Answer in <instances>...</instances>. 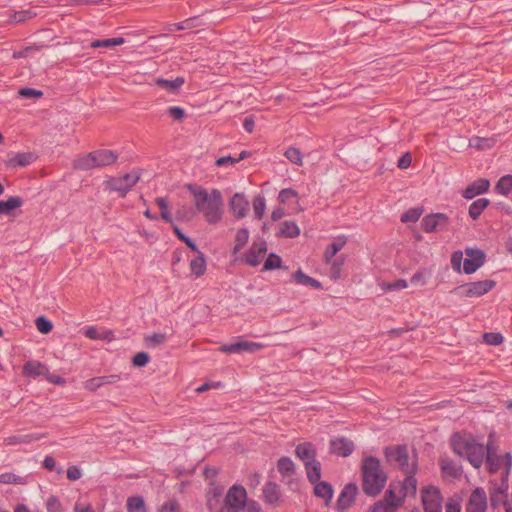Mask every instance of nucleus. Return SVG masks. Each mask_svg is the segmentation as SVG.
<instances>
[{
    "mask_svg": "<svg viewBox=\"0 0 512 512\" xmlns=\"http://www.w3.org/2000/svg\"><path fill=\"white\" fill-rule=\"evenodd\" d=\"M194 205L207 223L216 224L221 221L224 213L223 197L218 189L210 191L202 187H192Z\"/></svg>",
    "mask_w": 512,
    "mask_h": 512,
    "instance_id": "obj_1",
    "label": "nucleus"
},
{
    "mask_svg": "<svg viewBox=\"0 0 512 512\" xmlns=\"http://www.w3.org/2000/svg\"><path fill=\"white\" fill-rule=\"evenodd\" d=\"M450 446L456 455L466 458L475 468H480L485 460L487 448L471 433H454L450 438Z\"/></svg>",
    "mask_w": 512,
    "mask_h": 512,
    "instance_id": "obj_2",
    "label": "nucleus"
},
{
    "mask_svg": "<svg viewBox=\"0 0 512 512\" xmlns=\"http://www.w3.org/2000/svg\"><path fill=\"white\" fill-rule=\"evenodd\" d=\"M361 471L365 494L378 495L387 482V475L383 471L380 461L372 456L365 457L362 461Z\"/></svg>",
    "mask_w": 512,
    "mask_h": 512,
    "instance_id": "obj_3",
    "label": "nucleus"
},
{
    "mask_svg": "<svg viewBox=\"0 0 512 512\" xmlns=\"http://www.w3.org/2000/svg\"><path fill=\"white\" fill-rule=\"evenodd\" d=\"M118 156L112 150H96L74 161V167L79 170H90L112 165Z\"/></svg>",
    "mask_w": 512,
    "mask_h": 512,
    "instance_id": "obj_4",
    "label": "nucleus"
},
{
    "mask_svg": "<svg viewBox=\"0 0 512 512\" xmlns=\"http://www.w3.org/2000/svg\"><path fill=\"white\" fill-rule=\"evenodd\" d=\"M387 462L397 466L405 474H415L417 467L414 461L410 462L406 446H390L385 449Z\"/></svg>",
    "mask_w": 512,
    "mask_h": 512,
    "instance_id": "obj_5",
    "label": "nucleus"
},
{
    "mask_svg": "<svg viewBox=\"0 0 512 512\" xmlns=\"http://www.w3.org/2000/svg\"><path fill=\"white\" fill-rule=\"evenodd\" d=\"M139 175L137 172L127 173L122 177L110 178L104 182L105 188L110 192H118L124 197L127 192L138 182Z\"/></svg>",
    "mask_w": 512,
    "mask_h": 512,
    "instance_id": "obj_6",
    "label": "nucleus"
},
{
    "mask_svg": "<svg viewBox=\"0 0 512 512\" xmlns=\"http://www.w3.org/2000/svg\"><path fill=\"white\" fill-rule=\"evenodd\" d=\"M402 506L400 497H396V484L391 482L383 499L377 501L370 510L372 512H397Z\"/></svg>",
    "mask_w": 512,
    "mask_h": 512,
    "instance_id": "obj_7",
    "label": "nucleus"
},
{
    "mask_svg": "<svg viewBox=\"0 0 512 512\" xmlns=\"http://www.w3.org/2000/svg\"><path fill=\"white\" fill-rule=\"evenodd\" d=\"M261 498L266 505L274 508L282 506L285 502L281 486L274 481H267L264 484Z\"/></svg>",
    "mask_w": 512,
    "mask_h": 512,
    "instance_id": "obj_8",
    "label": "nucleus"
},
{
    "mask_svg": "<svg viewBox=\"0 0 512 512\" xmlns=\"http://www.w3.org/2000/svg\"><path fill=\"white\" fill-rule=\"evenodd\" d=\"M485 459L491 473L503 470V476H508L512 467V456L510 453H505L504 455H493L487 448Z\"/></svg>",
    "mask_w": 512,
    "mask_h": 512,
    "instance_id": "obj_9",
    "label": "nucleus"
},
{
    "mask_svg": "<svg viewBox=\"0 0 512 512\" xmlns=\"http://www.w3.org/2000/svg\"><path fill=\"white\" fill-rule=\"evenodd\" d=\"M494 286V281L486 279L461 285L457 292L461 296L476 298L488 293Z\"/></svg>",
    "mask_w": 512,
    "mask_h": 512,
    "instance_id": "obj_10",
    "label": "nucleus"
},
{
    "mask_svg": "<svg viewBox=\"0 0 512 512\" xmlns=\"http://www.w3.org/2000/svg\"><path fill=\"white\" fill-rule=\"evenodd\" d=\"M422 503L425 512H442V497L439 489L434 486L424 488Z\"/></svg>",
    "mask_w": 512,
    "mask_h": 512,
    "instance_id": "obj_11",
    "label": "nucleus"
},
{
    "mask_svg": "<svg viewBox=\"0 0 512 512\" xmlns=\"http://www.w3.org/2000/svg\"><path fill=\"white\" fill-rule=\"evenodd\" d=\"M247 500L246 489L241 485H233L229 488L226 497V507L238 510V512L244 509Z\"/></svg>",
    "mask_w": 512,
    "mask_h": 512,
    "instance_id": "obj_12",
    "label": "nucleus"
},
{
    "mask_svg": "<svg viewBox=\"0 0 512 512\" xmlns=\"http://www.w3.org/2000/svg\"><path fill=\"white\" fill-rule=\"evenodd\" d=\"M267 245L265 241H255L245 254V263L256 267L260 265L266 255Z\"/></svg>",
    "mask_w": 512,
    "mask_h": 512,
    "instance_id": "obj_13",
    "label": "nucleus"
},
{
    "mask_svg": "<svg viewBox=\"0 0 512 512\" xmlns=\"http://www.w3.org/2000/svg\"><path fill=\"white\" fill-rule=\"evenodd\" d=\"M354 449L353 441L346 437H336L330 440L329 451L336 456L348 457L353 453Z\"/></svg>",
    "mask_w": 512,
    "mask_h": 512,
    "instance_id": "obj_14",
    "label": "nucleus"
},
{
    "mask_svg": "<svg viewBox=\"0 0 512 512\" xmlns=\"http://www.w3.org/2000/svg\"><path fill=\"white\" fill-rule=\"evenodd\" d=\"M465 255L466 258L464 259L463 262V269L464 272L467 274L474 273L484 263L485 254L481 250L466 249Z\"/></svg>",
    "mask_w": 512,
    "mask_h": 512,
    "instance_id": "obj_15",
    "label": "nucleus"
},
{
    "mask_svg": "<svg viewBox=\"0 0 512 512\" xmlns=\"http://www.w3.org/2000/svg\"><path fill=\"white\" fill-rule=\"evenodd\" d=\"M487 509L486 493L481 488H476L470 495L466 506L467 512H485Z\"/></svg>",
    "mask_w": 512,
    "mask_h": 512,
    "instance_id": "obj_16",
    "label": "nucleus"
},
{
    "mask_svg": "<svg viewBox=\"0 0 512 512\" xmlns=\"http://www.w3.org/2000/svg\"><path fill=\"white\" fill-rule=\"evenodd\" d=\"M407 476L402 483H396V497H400V502L403 504L404 499L407 496L415 495L417 490V480L414 478V474H406Z\"/></svg>",
    "mask_w": 512,
    "mask_h": 512,
    "instance_id": "obj_17",
    "label": "nucleus"
},
{
    "mask_svg": "<svg viewBox=\"0 0 512 512\" xmlns=\"http://www.w3.org/2000/svg\"><path fill=\"white\" fill-rule=\"evenodd\" d=\"M448 222V218L445 214L436 213L430 214L423 218L422 228L425 232H433L443 229Z\"/></svg>",
    "mask_w": 512,
    "mask_h": 512,
    "instance_id": "obj_18",
    "label": "nucleus"
},
{
    "mask_svg": "<svg viewBox=\"0 0 512 512\" xmlns=\"http://www.w3.org/2000/svg\"><path fill=\"white\" fill-rule=\"evenodd\" d=\"M230 209L237 218H244L249 211V201L242 193H235L229 202Z\"/></svg>",
    "mask_w": 512,
    "mask_h": 512,
    "instance_id": "obj_19",
    "label": "nucleus"
},
{
    "mask_svg": "<svg viewBox=\"0 0 512 512\" xmlns=\"http://www.w3.org/2000/svg\"><path fill=\"white\" fill-rule=\"evenodd\" d=\"M263 344L252 341H239L230 345H223L220 350L225 353H239L242 351L255 352L261 350Z\"/></svg>",
    "mask_w": 512,
    "mask_h": 512,
    "instance_id": "obj_20",
    "label": "nucleus"
},
{
    "mask_svg": "<svg viewBox=\"0 0 512 512\" xmlns=\"http://www.w3.org/2000/svg\"><path fill=\"white\" fill-rule=\"evenodd\" d=\"M357 492H358V488L355 484H352V483L347 484L343 488V490L337 500V508L341 511L348 509L353 504L355 497L357 495Z\"/></svg>",
    "mask_w": 512,
    "mask_h": 512,
    "instance_id": "obj_21",
    "label": "nucleus"
},
{
    "mask_svg": "<svg viewBox=\"0 0 512 512\" xmlns=\"http://www.w3.org/2000/svg\"><path fill=\"white\" fill-rule=\"evenodd\" d=\"M490 187V182L487 179L480 178L470 185L463 191V197L466 199H472L477 195L485 193Z\"/></svg>",
    "mask_w": 512,
    "mask_h": 512,
    "instance_id": "obj_22",
    "label": "nucleus"
},
{
    "mask_svg": "<svg viewBox=\"0 0 512 512\" xmlns=\"http://www.w3.org/2000/svg\"><path fill=\"white\" fill-rule=\"evenodd\" d=\"M119 379L120 378L117 375L94 377L87 380L84 383V387L90 392H95L97 389L104 385L116 383L117 381H119Z\"/></svg>",
    "mask_w": 512,
    "mask_h": 512,
    "instance_id": "obj_23",
    "label": "nucleus"
},
{
    "mask_svg": "<svg viewBox=\"0 0 512 512\" xmlns=\"http://www.w3.org/2000/svg\"><path fill=\"white\" fill-rule=\"evenodd\" d=\"M48 367L39 361H28L23 366V374L26 377H38L45 376L47 374Z\"/></svg>",
    "mask_w": 512,
    "mask_h": 512,
    "instance_id": "obj_24",
    "label": "nucleus"
},
{
    "mask_svg": "<svg viewBox=\"0 0 512 512\" xmlns=\"http://www.w3.org/2000/svg\"><path fill=\"white\" fill-rule=\"evenodd\" d=\"M85 335L92 340L112 341L114 339L113 331L102 327L91 326L85 330Z\"/></svg>",
    "mask_w": 512,
    "mask_h": 512,
    "instance_id": "obj_25",
    "label": "nucleus"
},
{
    "mask_svg": "<svg viewBox=\"0 0 512 512\" xmlns=\"http://www.w3.org/2000/svg\"><path fill=\"white\" fill-rule=\"evenodd\" d=\"M184 82L185 80L183 77H177L173 80L164 78L155 79V84L169 93H176L182 87Z\"/></svg>",
    "mask_w": 512,
    "mask_h": 512,
    "instance_id": "obj_26",
    "label": "nucleus"
},
{
    "mask_svg": "<svg viewBox=\"0 0 512 512\" xmlns=\"http://www.w3.org/2000/svg\"><path fill=\"white\" fill-rule=\"evenodd\" d=\"M276 467L282 479L292 477L296 471L294 462L286 456L278 459Z\"/></svg>",
    "mask_w": 512,
    "mask_h": 512,
    "instance_id": "obj_27",
    "label": "nucleus"
},
{
    "mask_svg": "<svg viewBox=\"0 0 512 512\" xmlns=\"http://www.w3.org/2000/svg\"><path fill=\"white\" fill-rule=\"evenodd\" d=\"M295 454L301 460L305 461V464H306L307 462L315 460L316 450L311 443L305 442V443L299 444L296 447Z\"/></svg>",
    "mask_w": 512,
    "mask_h": 512,
    "instance_id": "obj_28",
    "label": "nucleus"
},
{
    "mask_svg": "<svg viewBox=\"0 0 512 512\" xmlns=\"http://www.w3.org/2000/svg\"><path fill=\"white\" fill-rule=\"evenodd\" d=\"M507 489H508V484L503 482L501 487L494 489L491 492L490 502H491V506L493 508H497L499 506L504 507V502L508 501V497H507V493H506Z\"/></svg>",
    "mask_w": 512,
    "mask_h": 512,
    "instance_id": "obj_29",
    "label": "nucleus"
},
{
    "mask_svg": "<svg viewBox=\"0 0 512 512\" xmlns=\"http://www.w3.org/2000/svg\"><path fill=\"white\" fill-rule=\"evenodd\" d=\"M314 494L317 497L322 498L325 505H328L333 496V488L328 482L319 481L315 483Z\"/></svg>",
    "mask_w": 512,
    "mask_h": 512,
    "instance_id": "obj_30",
    "label": "nucleus"
},
{
    "mask_svg": "<svg viewBox=\"0 0 512 512\" xmlns=\"http://www.w3.org/2000/svg\"><path fill=\"white\" fill-rule=\"evenodd\" d=\"M439 464L442 475L445 477L456 478L461 473L460 468L453 460H450L448 458H441Z\"/></svg>",
    "mask_w": 512,
    "mask_h": 512,
    "instance_id": "obj_31",
    "label": "nucleus"
},
{
    "mask_svg": "<svg viewBox=\"0 0 512 512\" xmlns=\"http://www.w3.org/2000/svg\"><path fill=\"white\" fill-rule=\"evenodd\" d=\"M345 244L346 238L344 236L337 237L324 252V259L326 263H330L333 257L345 246Z\"/></svg>",
    "mask_w": 512,
    "mask_h": 512,
    "instance_id": "obj_32",
    "label": "nucleus"
},
{
    "mask_svg": "<svg viewBox=\"0 0 512 512\" xmlns=\"http://www.w3.org/2000/svg\"><path fill=\"white\" fill-rule=\"evenodd\" d=\"M279 235L286 238H294L300 235V228L294 221L287 220L281 223Z\"/></svg>",
    "mask_w": 512,
    "mask_h": 512,
    "instance_id": "obj_33",
    "label": "nucleus"
},
{
    "mask_svg": "<svg viewBox=\"0 0 512 512\" xmlns=\"http://www.w3.org/2000/svg\"><path fill=\"white\" fill-rule=\"evenodd\" d=\"M206 270V261L201 252L197 253V256L190 261V271L196 277H200Z\"/></svg>",
    "mask_w": 512,
    "mask_h": 512,
    "instance_id": "obj_34",
    "label": "nucleus"
},
{
    "mask_svg": "<svg viewBox=\"0 0 512 512\" xmlns=\"http://www.w3.org/2000/svg\"><path fill=\"white\" fill-rule=\"evenodd\" d=\"M34 160V156L31 153H19L13 155L9 161L8 165L15 168V167H24L32 163Z\"/></svg>",
    "mask_w": 512,
    "mask_h": 512,
    "instance_id": "obj_35",
    "label": "nucleus"
},
{
    "mask_svg": "<svg viewBox=\"0 0 512 512\" xmlns=\"http://www.w3.org/2000/svg\"><path fill=\"white\" fill-rule=\"evenodd\" d=\"M307 477L311 483L320 481L321 478V464L314 460L307 462L306 464Z\"/></svg>",
    "mask_w": 512,
    "mask_h": 512,
    "instance_id": "obj_36",
    "label": "nucleus"
},
{
    "mask_svg": "<svg viewBox=\"0 0 512 512\" xmlns=\"http://www.w3.org/2000/svg\"><path fill=\"white\" fill-rule=\"evenodd\" d=\"M23 200L18 196L8 198L6 201H0V214H8L12 210L21 207Z\"/></svg>",
    "mask_w": 512,
    "mask_h": 512,
    "instance_id": "obj_37",
    "label": "nucleus"
},
{
    "mask_svg": "<svg viewBox=\"0 0 512 512\" xmlns=\"http://www.w3.org/2000/svg\"><path fill=\"white\" fill-rule=\"evenodd\" d=\"M128 512H147L143 497L132 496L127 499Z\"/></svg>",
    "mask_w": 512,
    "mask_h": 512,
    "instance_id": "obj_38",
    "label": "nucleus"
},
{
    "mask_svg": "<svg viewBox=\"0 0 512 512\" xmlns=\"http://www.w3.org/2000/svg\"><path fill=\"white\" fill-rule=\"evenodd\" d=\"M249 231L246 228H240L237 230L235 234V245L233 248V253H238L248 242L249 240Z\"/></svg>",
    "mask_w": 512,
    "mask_h": 512,
    "instance_id": "obj_39",
    "label": "nucleus"
},
{
    "mask_svg": "<svg viewBox=\"0 0 512 512\" xmlns=\"http://www.w3.org/2000/svg\"><path fill=\"white\" fill-rule=\"evenodd\" d=\"M488 205L489 200L486 198H479L475 200L469 207V215L473 219L478 218Z\"/></svg>",
    "mask_w": 512,
    "mask_h": 512,
    "instance_id": "obj_40",
    "label": "nucleus"
},
{
    "mask_svg": "<svg viewBox=\"0 0 512 512\" xmlns=\"http://www.w3.org/2000/svg\"><path fill=\"white\" fill-rule=\"evenodd\" d=\"M495 190L502 195H508L512 190V175H505L499 179Z\"/></svg>",
    "mask_w": 512,
    "mask_h": 512,
    "instance_id": "obj_41",
    "label": "nucleus"
},
{
    "mask_svg": "<svg viewBox=\"0 0 512 512\" xmlns=\"http://www.w3.org/2000/svg\"><path fill=\"white\" fill-rule=\"evenodd\" d=\"M124 42H125V40L122 37L104 39V40H94L91 43V47L92 48H99V47L110 48V47L122 45V44H124Z\"/></svg>",
    "mask_w": 512,
    "mask_h": 512,
    "instance_id": "obj_42",
    "label": "nucleus"
},
{
    "mask_svg": "<svg viewBox=\"0 0 512 512\" xmlns=\"http://www.w3.org/2000/svg\"><path fill=\"white\" fill-rule=\"evenodd\" d=\"M39 437H34L32 435H17L10 436L4 439V443L7 446L17 445V444H26L30 443L33 440H38Z\"/></svg>",
    "mask_w": 512,
    "mask_h": 512,
    "instance_id": "obj_43",
    "label": "nucleus"
},
{
    "mask_svg": "<svg viewBox=\"0 0 512 512\" xmlns=\"http://www.w3.org/2000/svg\"><path fill=\"white\" fill-rule=\"evenodd\" d=\"M0 483L24 485L26 484V479L14 473L6 472L0 474Z\"/></svg>",
    "mask_w": 512,
    "mask_h": 512,
    "instance_id": "obj_44",
    "label": "nucleus"
},
{
    "mask_svg": "<svg viewBox=\"0 0 512 512\" xmlns=\"http://www.w3.org/2000/svg\"><path fill=\"white\" fill-rule=\"evenodd\" d=\"M495 141L490 138L474 137L470 139L469 145L477 150H484L493 147Z\"/></svg>",
    "mask_w": 512,
    "mask_h": 512,
    "instance_id": "obj_45",
    "label": "nucleus"
},
{
    "mask_svg": "<svg viewBox=\"0 0 512 512\" xmlns=\"http://www.w3.org/2000/svg\"><path fill=\"white\" fill-rule=\"evenodd\" d=\"M293 277H294V280L299 284L309 285V286H312L315 288L320 287V283L317 280L304 274L301 270H298L297 272H295Z\"/></svg>",
    "mask_w": 512,
    "mask_h": 512,
    "instance_id": "obj_46",
    "label": "nucleus"
},
{
    "mask_svg": "<svg viewBox=\"0 0 512 512\" xmlns=\"http://www.w3.org/2000/svg\"><path fill=\"white\" fill-rule=\"evenodd\" d=\"M379 286L383 292L397 291V290H402V289L407 288L408 283L405 280L400 279L393 283L381 282V283H379Z\"/></svg>",
    "mask_w": 512,
    "mask_h": 512,
    "instance_id": "obj_47",
    "label": "nucleus"
},
{
    "mask_svg": "<svg viewBox=\"0 0 512 512\" xmlns=\"http://www.w3.org/2000/svg\"><path fill=\"white\" fill-rule=\"evenodd\" d=\"M284 155L293 164H296V165L303 164V155L297 148H294V147L288 148L285 151Z\"/></svg>",
    "mask_w": 512,
    "mask_h": 512,
    "instance_id": "obj_48",
    "label": "nucleus"
},
{
    "mask_svg": "<svg viewBox=\"0 0 512 512\" xmlns=\"http://www.w3.org/2000/svg\"><path fill=\"white\" fill-rule=\"evenodd\" d=\"M199 19L197 17L186 19L182 22L175 23L171 26L170 31L186 30L198 26Z\"/></svg>",
    "mask_w": 512,
    "mask_h": 512,
    "instance_id": "obj_49",
    "label": "nucleus"
},
{
    "mask_svg": "<svg viewBox=\"0 0 512 512\" xmlns=\"http://www.w3.org/2000/svg\"><path fill=\"white\" fill-rule=\"evenodd\" d=\"M431 273L427 270H420L411 277V283L415 286H423L427 283Z\"/></svg>",
    "mask_w": 512,
    "mask_h": 512,
    "instance_id": "obj_50",
    "label": "nucleus"
},
{
    "mask_svg": "<svg viewBox=\"0 0 512 512\" xmlns=\"http://www.w3.org/2000/svg\"><path fill=\"white\" fill-rule=\"evenodd\" d=\"M266 202L261 196H257L253 200V211L256 218L261 219L265 213Z\"/></svg>",
    "mask_w": 512,
    "mask_h": 512,
    "instance_id": "obj_51",
    "label": "nucleus"
},
{
    "mask_svg": "<svg viewBox=\"0 0 512 512\" xmlns=\"http://www.w3.org/2000/svg\"><path fill=\"white\" fill-rule=\"evenodd\" d=\"M158 512H181V506L176 499H168L158 509Z\"/></svg>",
    "mask_w": 512,
    "mask_h": 512,
    "instance_id": "obj_52",
    "label": "nucleus"
},
{
    "mask_svg": "<svg viewBox=\"0 0 512 512\" xmlns=\"http://www.w3.org/2000/svg\"><path fill=\"white\" fill-rule=\"evenodd\" d=\"M282 260L276 254H269L266 261L264 262L263 270H273L281 267Z\"/></svg>",
    "mask_w": 512,
    "mask_h": 512,
    "instance_id": "obj_53",
    "label": "nucleus"
},
{
    "mask_svg": "<svg viewBox=\"0 0 512 512\" xmlns=\"http://www.w3.org/2000/svg\"><path fill=\"white\" fill-rule=\"evenodd\" d=\"M422 210L419 208H411L401 216V221L404 223L416 222L420 218Z\"/></svg>",
    "mask_w": 512,
    "mask_h": 512,
    "instance_id": "obj_54",
    "label": "nucleus"
},
{
    "mask_svg": "<svg viewBox=\"0 0 512 512\" xmlns=\"http://www.w3.org/2000/svg\"><path fill=\"white\" fill-rule=\"evenodd\" d=\"M166 340V335L164 333H152L145 337V342L148 346H157L164 343Z\"/></svg>",
    "mask_w": 512,
    "mask_h": 512,
    "instance_id": "obj_55",
    "label": "nucleus"
},
{
    "mask_svg": "<svg viewBox=\"0 0 512 512\" xmlns=\"http://www.w3.org/2000/svg\"><path fill=\"white\" fill-rule=\"evenodd\" d=\"M483 341L488 345H500L503 342V336L500 333L489 332L483 334Z\"/></svg>",
    "mask_w": 512,
    "mask_h": 512,
    "instance_id": "obj_56",
    "label": "nucleus"
},
{
    "mask_svg": "<svg viewBox=\"0 0 512 512\" xmlns=\"http://www.w3.org/2000/svg\"><path fill=\"white\" fill-rule=\"evenodd\" d=\"M46 509L48 512H63L62 504L56 496H50L47 499Z\"/></svg>",
    "mask_w": 512,
    "mask_h": 512,
    "instance_id": "obj_57",
    "label": "nucleus"
},
{
    "mask_svg": "<svg viewBox=\"0 0 512 512\" xmlns=\"http://www.w3.org/2000/svg\"><path fill=\"white\" fill-rule=\"evenodd\" d=\"M156 204L161 210L162 219L165 220L166 222H171L172 219L168 209L167 201L164 198L160 197L156 199Z\"/></svg>",
    "mask_w": 512,
    "mask_h": 512,
    "instance_id": "obj_58",
    "label": "nucleus"
},
{
    "mask_svg": "<svg viewBox=\"0 0 512 512\" xmlns=\"http://www.w3.org/2000/svg\"><path fill=\"white\" fill-rule=\"evenodd\" d=\"M166 113L176 121H182L186 115L185 110L179 106L168 107Z\"/></svg>",
    "mask_w": 512,
    "mask_h": 512,
    "instance_id": "obj_59",
    "label": "nucleus"
},
{
    "mask_svg": "<svg viewBox=\"0 0 512 512\" xmlns=\"http://www.w3.org/2000/svg\"><path fill=\"white\" fill-rule=\"evenodd\" d=\"M278 199L281 203H288L292 199H298V193L290 188L280 191Z\"/></svg>",
    "mask_w": 512,
    "mask_h": 512,
    "instance_id": "obj_60",
    "label": "nucleus"
},
{
    "mask_svg": "<svg viewBox=\"0 0 512 512\" xmlns=\"http://www.w3.org/2000/svg\"><path fill=\"white\" fill-rule=\"evenodd\" d=\"M149 362V355L145 352H138L132 359V363L136 367H144Z\"/></svg>",
    "mask_w": 512,
    "mask_h": 512,
    "instance_id": "obj_61",
    "label": "nucleus"
},
{
    "mask_svg": "<svg viewBox=\"0 0 512 512\" xmlns=\"http://www.w3.org/2000/svg\"><path fill=\"white\" fill-rule=\"evenodd\" d=\"M246 481L249 487L255 489L261 482V474L257 471L250 472L247 475Z\"/></svg>",
    "mask_w": 512,
    "mask_h": 512,
    "instance_id": "obj_62",
    "label": "nucleus"
},
{
    "mask_svg": "<svg viewBox=\"0 0 512 512\" xmlns=\"http://www.w3.org/2000/svg\"><path fill=\"white\" fill-rule=\"evenodd\" d=\"M463 259V253L461 251L454 252L451 257L452 268L456 271L461 270V263Z\"/></svg>",
    "mask_w": 512,
    "mask_h": 512,
    "instance_id": "obj_63",
    "label": "nucleus"
},
{
    "mask_svg": "<svg viewBox=\"0 0 512 512\" xmlns=\"http://www.w3.org/2000/svg\"><path fill=\"white\" fill-rule=\"evenodd\" d=\"M460 502L456 499H449L446 503V512H460Z\"/></svg>",
    "mask_w": 512,
    "mask_h": 512,
    "instance_id": "obj_64",
    "label": "nucleus"
}]
</instances>
